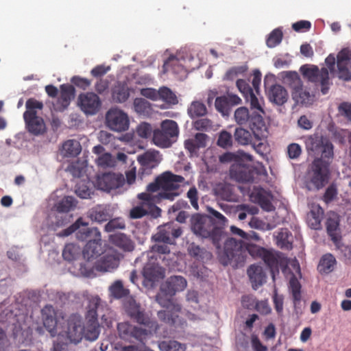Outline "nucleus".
<instances>
[{"label":"nucleus","mask_w":351,"mask_h":351,"mask_svg":"<svg viewBox=\"0 0 351 351\" xmlns=\"http://www.w3.org/2000/svg\"><path fill=\"white\" fill-rule=\"evenodd\" d=\"M109 241L113 245L124 251L130 252L134 249L132 240L123 233H117L110 235Z\"/></svg>","instance_id":"28"},{"label":"nucleus","mask_w":351,"mask_h":351,"mask_svg":"<svg viewBox=\"0 0 351 351\" xmlns=\"http://www.w3.org/2000/svg\"><path fill=\"white\" fill-rule=\"evenodd\" d=\"M82 151V146L80 142L75 139L66 141L62 147V154L64 157H76Z\"/></svg>","instance_id":"31"},{"label":"nucleus","mask_w":351,"mask_h":351,"mask_svg":"<svg viewBox=\"0 0 351 351\" xmlns=\"http://www.w3.org/2000/svg\"><path fill=\"white\" fill-rule=\"evenodd\" d=\"M213 122L208 118L197 119L193 122V127L199 131H208L213 128Z\"/></svg>","instance_id":"55"},{"label":"nucleus","mask_w":351,"mask_h":351,"mask_svg":"<svg viewBox=\"0 0 351 351\" xmlns=\"http://www.w3.org/2000/svg\"><path fill=\"white\" fill-rule=\"evenodd\" d=\"M65 330L66 337L71 343H77L83 338L84 322L82 316L77 313L71 314L67 321Z\"/></svg>","instance_id":"15"},{"label":"nucleus","mask_w":351,"mask_h":351,"mask_svg":"<svg viewBox=\"0 0 351 351\" xmlns=\"http://www.w3.org/2000/svg\"><path fill=\"white\" fill-rule=\"evenodd\" d=\"M245 66H234L230 69L225 74L224 80H233L239 74H243L247 71Z\"/></svg>","instance_id":"57"},{"label":"nucleus","mask_w":351,"mask_h":351,"mask_svg":"<svg viewBox=\"0 0 351 351\" xmlns=\"http://www.w3.org/2000/svg\"><path fill=\"white\" fill-rule=\"evenodd\" d=\"M160 351H185L186 346L175 340L160 341L158 344Z\"/></svg>","instance_id":"44"},{"label":"nucleus","mask_w":351,"mask_h":351,"mask_svg":"<svg viewBox=\"0 0 351 351\" xmlns=\"http://www.w3.org/2000/svg\"><path fill=\"white\" fill-rule=\"evenodd\" d=\"M289 289L292 294L293 303L295 306L301 300V285L294 275L289 280Z\"/></svg>","instance_id":"43"},{"label":"nucleus","mask_w":351,"mask_h":351,"mask_svg":"<svg viewBox=\"0 0 351 351\" xmlns=\"http://www.w3.org/2000/svg\"><path fill=\"white\" fill-rule=\"evenodd\" d=\"M179 128L175 121L166 119L162 121L160 129L154 131L153 141L160 147H169L176 141Z\"/></svg>","instance_id":"7"},{"label":"nucleus","mask_w":351,"mask_h":351,"mask_svg":"<svg viewBox=\"0 0 351 351\" xmlns=\"http://www.w3.org/2000/svg\"><path fill=\"white\" fill-rule=\"evenodd\" d=\"M351 60V51L347 48L341 49L337 56V64H349Z\"/></svg>","instance_id":"58"},{"label":"nucleus","mask_w":351,"mask_h":351,"mask_svg":"<svg viewBox=\"0 0 351 351\" xmlns=\"http://www.w3.org/2000/svg\"><path fill=\"white\" fill-rule=\"evenodd\" d=\"M157 300L161 306L167 308L172 307V310L174 311H158V317L160 321L171 326H176L177 324L183 326L186 323L185 322H181L179 320L178 315H176V313L180 312L182 309V307L180 304H173L171 299H168L167 301H164L160 295H157Z\"/></svg>","instance_id":"13"},{"label":"nucleus","mask_w":351,"mask_h":351,"mask_svg":"<svg viewBox=\"0 0 351 351\" xmlns=\"http://www.w3.org/2000/svg\"><path fill=\"white\" fill-rule=\"evenodd\" d=\"M119 264V260L114 255H105L95 264V269L99 271H112Z\"/></svg>","instance_id":"24"},{"label":"nucleus","mask_w":351,"mask_h":351,"mask_svg":"<svg viewBox=\"0 0 351 351\" xmlns=\"http://www.w3.org/2000/svg\"><path fill=\"white\" fill-rule=\"evenodd\" d=\"M283 37V34L280 28L274 29L269 35L266 43L268 47L272 48L278 45Z\"/></svg>","instance_id":"47"},{"label":"nucleus","mask_w":351,"mask_h":351,"mask_svg":"<svg viewBox=\"0 0 351 351\" xmlns=\"http://www.w3.org/2000/svg\"><path fill=\"white\" fill-rule=\"evenodd\" d=\"M75 94V88L71 84H62L60 86V95L58 98V102L66 108L69 106L70 101Z\"/></svg>","instance_id":"36"},{"label":"nucleus","mask_w":351,"mask_h":351,"mask_svg":"<svg viewBox=\"0 0 351 351\" xmlns=\"http://www.w3.org/2000/svg\"><path fill=\"white\" fill-rule=\"evenodd\" d=\"M158 152H146L138 156V161L143 166H149L157 161Z\"/></svg>","instance_id":"50"},{"label":"nucleus","mask_w":351,"mask_h":351,"mask_svg":"<svg viewBox=\"0 0 351 351\" xmlns=\"http://www.w3.org/2000/svg\"><path fill=\"white\" fill-rule=\"evenodd\" d=\"M339 114L351 122V103L343 101L338 106Z\"/></svg>","instance_id":"63"},{"label":"nucleus","mask_w":351,"mask_h":351,"mask_svg":"<svg viewBox=\"0 0 351 351\" xmlns=\"http://www.w3.org/2000/svg\"><path fill=\"white\" fill-rule=\"evenodd\" d=\"M237 87L242 93L243 96L245 98L249 97L254 92L250 84L244 80L239 79L237 81Z\"/></svg>","instance_id":"59"},{"label":"nucleus","mask_w":351,"mask_h":351,"mask_svg":"<svg viewBox=\"0 0 351 351\" xmlns=\"http://www.w3.org/2000/svg\"><path fill=\"white\" fill-rule=\"evenodd\" d=\"M136 131L138 136L147 138L151 135L152 128L150 124L144 122L137 126Z\"/></svg>","instance_id":"62"},{"label":"nucleus","mask_w":351,"mask_h":351,"mask_svg":"<svg viewBox=\"0 0 351 351\" xmlns=\"http://www.w3.org/2000/svg\"><path fill=\"white\" fill-rule=\"evenodd\" d=\"M125 178L122 174L109 172L98 175L96 184L101 190L110 191L121 187L125 184Z\"/></svg>","instance_id":"16"},{"label":"nucleus","mask_w":351,"mask_h":351,"mask_svg":"<svg viewBox=\"0 0 351 351\" xmlns=\"http://www.w3.org/2000/svg\"><path fill=\"white\" fill-rule=\"evenodd\" d=\"M97 165L103 168L113 167L114 165V160L112 156L109 153H104L96 159Z\"/></svg>","instance_id":"56"},{"label":"nucleus","mask_w":351,"mask_h":351,"mask_svg":"<svg viewBox=\"0 0 351 351\" xmlns=\"http://www.w3.org/2000/svg\"><path fill=\"white\" fill-rule=\"evenodd\" d=\"M247 274L252 283V287L255 289L265 282L266 276L262 267L259 265H250L247 269Z\"/></svg>","instance_id":"27"},{"label":"nucleus","mask_w":351,"mask_h":351,"mask_svg":"<svg viewBox=\"0 0 351 351\" xmlns=\"http://www.w3.org/2000/svg\"><path fill=\"white\" fill-rule=\"evenodd\" d=\"M77 237L81 239H88V242L83 250V256L88 261L98 257L102 253L101 233L98 228H86L83 232L80 230Z\"/></svg>","instance_id":"6"},{"label":"nucleus","mask_w":351,"mask_h":351,"mask_svg":"<svg viewBox=\"0 0 351 351\" xmlns=\"http://www.w3.org/2000/svg\"><path fill=\"white\" fill-rule=\"evenodd\" d=\"M328 234L331 238L337 249L341 250L343 247L341 239V237L339 232V221L337 215L329 216L326 222Z\"/></svg>","instance_id":"21"},{"label":"nucleus","mask_w":351,"mask_h":351,"mask_svg":"<svg viewBox=\"0 0 351 351\" xmlns=\"http://www.w3.org/2000/svg\"><path fill=\"white\" fill-rule=\"evenodd\" d=\"M106 125L114 132L127 131L130 126L129 117L123 110L118 108H111L106 114Z\"/></svg>","instance_id":"12"},{"label":"nucleus","mask_w":351,"mask_h":351,"mask_svg":"<svg viewBox=\"0 0 351 351\" xmlns=\"http://www.w3.org/2000/svg\"><path fill=\"white\" fill-rule=\"evenodd\" d=\"M75 206V199L71 196H67L58 202L57 210L60 213H68Z\"/></svg>","instance_id":"51"},{"label":"nucleus","mask_w":351,"mask_h":351,"mask_svg":"<svg viewBox=\"0 0 351 351\" xmlns=\"http://www.w3.org/2000/svg\"><path fill=\"white\" fill-rule=\"evenodd\" d=\"M281 75L284 84L291 89V92L296 90L303 85L302 80L296 71H284L281 73Z\"/></svg>","instance_id":"29"},{"label":"nucleus","mask_w":351,"mask_h":351,"mask_svg":"<svg viewBox=\"0 0 351 351\" xmlns=\"http://www.w3.org/2000/svg\"><path fill=\"white\" fill-rule=\"evenodd\" d=\"M217 145L223 149L230 148L232 145V136L226 130L219 132L217 138Z\"/></svg>","instance_id":"48"},{"label":"nucleus","mask_w":351,"mask_h":351,"mask_svg":"<svg viewBox=\"0 0 351 351\" xmlns=\"http://www.w3.org/2000/svg\"><path fill=\"white\" fill-rule=\"evenodd\" d=\"M324 210L319 204H312L311 210L307 215L308 225L312 229L318 230L321 228Z\"/></svg>","instance_id":"26"},{"label":"nucleus","mask_w":351,"mask_h":351,"mask_svg":"<svg viewBox=\"0 0 351 351\" xmlns=\"http://www.w3.org/2000/svg\"><path fill=\"white\" fill-rule=\"evenodd\" d=\"M141 201V206H135L130 210V217L131 219H140L149 214L154 215L155 217L160 215V213H158L155 208L149 207V206L144 204L145 201Z\"/></svg>","instance_id":"30"},{"label":"nucleus","mask_w":351,"mask_h":351,"mask_svg":"<svg viewBox=\"0 0 351 351\" xmlns=\"http://www.w3.org/2000/svg\"><path fill=\"white\" fill-rule=\"evenodd\" d=\"M171 223H169L160 228L159 231L153 238L156 241L162 242L165 243H172L171 239Z\"/></svg>","instance_id":"41"},{"label":"nucleus","mask_w":351,"mask_h":351,"mask_svg":"<svg viewBox=\"0 0 351 351\" xmlns=\"http://www.w3.org/2000/svg\"><path fill=\"white\" fill-rule=\"evenodd\" d=\"M235 122L241 126H248L255 139L263 140L267 136V127L263 116L257 112H250L246 107H239L234 111Z\"/></svg>","instance_id":"4"},{"label":"nucleus","mask_w":351,"mask_h":351,"mask_svg":"<svg viewBox=\"0 0 351 351\" xmlns=\"http://www.w3.org/2000/svg\"><path fill=\"white\" fill-rule=\"evenodd\" d=\"M117 332L119 337L125 341H130L134 338L142 341L149 334V329H143L132 325L128 322H120L117 324Z\"/></svg>","instance_id":"14"},{"label":"nucleus","mask_w":351,"mask_h":351,"mask_svg":"<svg viewBox=\"0 0 351 351\" xmlns=\"http://www.w3.org/2000/svg\"><path fill=\"white\" fill-rule=\"evenodd\" d=\"M128 316L141 325L149 329V332H156L159 328L156 321L150 318L149 315L142 310L141 306L134 300L129 301L125 306Z\"/></svg>","instance_id":"11"},{"label":"nucleus","mask_w":351,"mask_h":351,"mask_svg":"<svg viewBox=\"0 0 351 351\" xmlns=\"http://www.w3.org/2000/svg\"><path fill=\"white\" fill-rule=\"evenodd\" d=\"M80 249L73 243L66 244L62 252V256L67 261L75 260L79 254Z\"/></svg>","instance_id":"49"},{"label":"nucleus","mask_w":351,"mask_h":351,"mask_svg":"<svg viewBox=\"0 0 351 351\" xmlns=\"http://www.w3.org/2000/svg\"><path fill=\"white\" fill-rule=\"evenodd\" d=\"M77 104L86 114H95L101 107L99 97L94 93H82L78 96Z\"/></svg>","instance_id":"17"},{"label":"nucleus","mask_w":351,"mask_h":351,"mask_svg":"<svg viewBox=\"0 0 351 351\" xmlns=\"http://www.w3.org/2000/svg\"><path fill=\"white\" fill-rule=\"evenodd\" d=\"M111 295L115 298H122L128 294V291L124 289L121 281H116L110 287Z\"/></svg>","instance_id":"52"},{"label":"nucleus","mask_w":351,"mask_h":351,"mask_svg":"<svg viewBox=\"0 0 351 351\" xmlns=\"http://www.w3.org/2000/svg\"><path fill=\"white\" fill-rule=\"evenodd\" d=\"M253 137L252 131H249L242 127L237 128L234 132L235 141L241 145H248L252 143Z\"/></svg>","instance_id":"32"},{"label":"nucleus","mask_w":351,"mask_h":351,"mask_svg":"<svg viewBox=\"0 0 351 351\" xmlns=\"http://www.w3.org/2000/svg\"><path fill=\"white\" fill-rule=\"evenodd\" d=\"M125 228V223L122 218L117 217L110 219L105 226V230L108 232H113L116 230H123Z\"/></svg>","instance_id":"54"},{"label":"nucleus","mask_w":351,"mask_h":351,"mask_svg":"<svg viewBox=\"0 0 351 351\" xmlns=\"http://www.w3.org/2000/svg\"><path fill=\"white\" fill-rule=\"evenodd\" d=\"M306 149L309 154L319 155L320 158L332 159L334 156V146L327 138L318 134L309 135L304 138Z\"/></svg>","instance_id":"8"},{"label":"nucleus","mask_w":351,"mask_h":351,"mask_svg":"<svg viewBox=\"0 0 351 351\" xmlns=\"http://www.w3.org/2000/svg\"><path fill=\"white\" fill-rule=\"evenodd\" d=\"M26 111L30 112V113H33L35 115H37V112L35 110L36 109L41 110L43 108V104L40 101H37L34 98H29L27 100L26 104Z\"/></svg>","instance_id":"61"},{"label":"nucleus","mask_w":351,"mask_h":351,"mask_svg":"<svg viewBox=\"0 0 351 351\" xmlns=\"http://www.w3.org/2000/svg\"><path fill=\"white\" fill-rule=\"evenodd\" d=\"M188 114L191 119L203 117L207 113V108L204 104L199 101H193L189 106Z\"/></svg>","instance_id":"40"},{"label":"nucleus","mask_w":351,"mask_h":351,"mask_svg":"<svg viewBox=\"0 0 351 351\" xmlns=\"http://www.w3.org/2000/svg\"><path fill=\"white\" fill-rule=\"evenodd\" d=\"M23 118L28 132L35 136L43 134L45 132L46 127L43 118L35 115L30 112H25Z\"/></svg>","instance_id":"19"},{"label":"nucleus","mask_w":351,"mask_h":351,"mask_svg":"<svg viewBox=\"0 0 351 351\" xmlns=\"http://www.w3.org/2000/svg\"><path fill=\"white\" fill-rule=\"evenodd\" d=\"M253 157L248 154L237 156L230 167L231 179L239 183L258 182L267 176V170L261 162L251 165Z\"/></svg>","instance_id":"2"},{"label":"nucleus","mask_w":351,"mask_h":351,"mask_svg":"<svg viewBox=\"0 0 351 351\" xmlns=\"http://www.w3.org/2000/svg\"><path fill=\"white\" fill-rule=\"evenodd\" d=\"M143 276L145 278L155 282L159 279H162L165 276L164 270L158 265H146L143 269Z\"/></svg>","instance_id":"33"},{"label":"nucleus","mask_w":351,"mask_h":351,"mask_svg":"<svg viewBox=\"0 0 351 351\" xmlns=\"http://www.w3.org/2000/svg\"><path fill=\"white\" fill-rule=\"evenodd\" d=\"M158 100H162L169 105L178 103L176 95L167 86H162L158 90Z\"/></svg>","instance_id":"37"},{"label":"nucleus","mask_w":351,"mask_h":351,"mask_svg":"<svg viewBox=\"0 0 351 351\" xmlns=\"http://www.w3.org/2000/svg\"><path fill=\"white\" fill-rule=\"evenodd\" d=\"M88 223L84 222L82 219V218H79L76 220V221L71 225L69 228L64 229L61 235L66 237L70 234H71L73 232H75L77 230H78L81 226H87Z\"/></svg>","instance_id":"60"},{"label":"nucleus","mask_w":351,"mask_h":351,"mask_svg":"<svg viewBox=\"0 0 351 351\" xmlns=\"http://www.w3.org/2000/svg\"><path fill=\"white\" fill-rule=\"evenodd\" d=\"M292 98L297 104H308L313 101V96L304 88L303 86L292 91Z\"/></svg>","instance_id":"39"},{"label":"nucleus","mask_w":351,"mask_h":351,"mask_svg":"<svg viewBox=\"0 0 351 351\" xmlns=\"http://www.w3.org/2000/svg\"><path fill=\"white\" fill-rule=\"evenodd\" d=\"M191 228L196 236L204 239L209 238L215 245L219 244L222 229L215 225L211 217L202 215H194L191 218Z\"/></svg>","instance_id":"5"},{"label":"nucleus","mask_w":351,"mask_h":351,"mask_svg":"<svg viewBox=\"0 0 351 351\" xmlns=\"http://www.w3.org/2000/svg\"><path fill=\"white\" fill-rule=\"evenodd\" d=\"M245 100L250 103V108L253 112H257L262 115L265 114L263 107V100L261 97L258 98L254 93L245 98Z\"/></svg>","instance_id":"46"},{"label":"nucleus","mask_w":351,"mask_h":351,"mask_svg":"<svg viewBox=\"0 0 351 351\" xmlns=\"http://www.w3.org/2000/svg\"><path fill=\"white\" fill-rule=\"evenodd\" d=\"M215 106L217 111L223 114H228L231 109L225 95L217 97L215 99Z\"/></svg>","instance_id":"53"},{"label":"nucleus","mask_w":351,"mask_h":351,"mask_svg":"<svg viewBox=\"0 0 351 351\" xmlns=\"http://www.w3.org/2000/svg\"><path fill=\"white\" fill-rule=\"evenodd\" d=\"M261 259L269 267L273 278H274L275 273H279L278 260L276 256L271 251L266 249Z\"/></svg>","instance_id":"38"},{"label":"nucleus","mask_w":351,"mask_h":351,"mask_svg":"<svg viewBox=\"0 0 351 351\" xmlns=\"http://www.w3.org/2000/svg\"><path fill=\"white\" fill-rule=\"evenodd\" d=\"M71 83L75 86L82 89L86 90L88 88L91 84V81L84 77H81L80 76H74L71 78Z\"/></svg>","instance_id":"64"},{"label":"nucleus","mask_w":351,"mask_h":351,"mask_svg":"<svg viewBox=\"0 0 351 351\" xmlns=\"http://www.w3.org/2000/svg\"><path fill=\"white\" fill-rule=\"evenodd\" d=\"M332 159L316 158L312 162L308 172L311 182L317 189H322L330 178V165Z\"/></svg>","instance_id":"9"},{"label":"nucleus","mask_w":351,"mask_h":351,"mask_svg":"<svg viewBox=\"0 0 351 351\" xmlns=\"http://www.w3.org/2000/svg\"><path fill=\"white\" fill-rule=\"evenodd\" d=\"M134 111L141 115H148L152 110L151 104L143 98H136L133 102Z\"/></svg>","instance_id":"42"},{"label":"nucleus","mask_w":351,"mask_h":351,"mask_svg":"<svg viewBox=\"0 0 351 351\" xmlns=\"http://www.w3.org/2000/svg\"><path fill=\"white\" fill-rule=\"evenodd\" d=\"M267 96L271 102L279 106L284 104L288 99L287 90L279 84L272 85L267 90Z\"/></svg>","instance_id":"23"},{"label":"nucleus","mask_w":351,"mask_h":351,"mask_svg":"<svg viewBox=\"0 0 351 351\" xmlns=\"http://www.w3.org/2000/svg\"><path fill=\"white\" fill-rule=\"evenodd\" d=\"M130 95V88L126 82H118L112 89V98L116 103L126 101Z\"/></svg>","instance_id":"25"},{"label":"nucleus","mask_w":351,"mask_h":351,"mask_svg":"<svg viewBox=\"0 0 351 351\" xmlns=\"http://www.w3.org/2000/svg\"><path fill=\"white\" fill-rule=\"evenodd\" d=\"M300 71L304 77L308 81L319 84L323 95L328 93L329 90V73L326 68H322L321 70L317 66H308L303 65L300 67Z\"/></svg>","instance_id":"10"},{"label":"nucleus","mask_w":351,"mask_h":351,"mask_svg":"<svg viewBox=\"0 0 351 351\" xmlns=\"http://www.w3.org/2000/svg\"><path fill=\"white\" fill-rule=\"evenodd\" d=\"M336 259L331 254H324L320 259L317 269L322 274H329L333 271Z\"/></svg>","instance_id":"35"},{"label":"nucleus","mask_w":351,"mask_h":351,"mask_svg":"<svg viewBox=\"0 0 351 351\" xmlns=\"http://www.w3.org/2000/svg\"><path fill=\"white\" fill-rule=\"evenodd\" d=\"M184 180V178L182 176L166 171L158 176V181L160 182L161 187V191L158 195L139 193L138 198L145 201L144 204L155 208L158 213H160L161 210L156 206V204L160 203L162 199L174 200L179 195L178 190Z\"/></svg>","instance_id":"1"},{"label":"nucleus","mask_w":351,"mask_h":351,"mask_svg":"<svg viewBox=\"0 0 351 351\" xmlns=\"http://www.w3.org/2000/svg\"><path fill=\"white\" fill-rule=\"evenodd\" d=\"M101 304V299L98 296L90 298L87 306L85 319H97V308Z\"/></svg>","instance_id":"45"},{"label":"nucleus","mask_w":351,"mask_h":351,"mask_svg":"<svg viewBox=\"0 0 351 351\" xmlns=\"http://www.w3.org/2000/svg\"><path fill=\"white\" fill-rule=\"evenodd\" d=\"M88 215L93 221H95L99 223L106 221L110 217L108 210L101 205H97L92 208L89 210Z\"/></svg>","instance_id":"34"},{"label":"nucleus","mask_w":351,"mask_h":351,"mask_svg":"<svg viewBox=\"0 0 351 351\" xmlns=\"http://www.w3.org/2000/svg\"><path fill=\"white\" fill-rule=\"evenodd\" d=\"M41 317L44 327L51 337H54L58 334L57 312L51 304L45 305L41 310Z\"/></svg>","instance_id":"18"},{"label":"nucleus","mask_w":351,"mask_h":351,"mask_svg":"<svg viewBox=\"0 0 351 351\" xmlns=\"http://www.w3.org/2000/svg\"><path fill=\"white\" fill-rule=\"evenodd\" d=\"M187 285L186 279L180 276H171L162 287L161 290L167 296L171 298L176 292L183 291Z\"/></svg>","instance_id":"20"},{"label":"nucleus","mask_w":351,"mask_h":351,"mask_svg":"<svg viewBox=\"0 0 351 351\" xmlns=\"http://www.w3.org/2000/svg\"><path fill=\"white\" fill-rule=\"evenodd\" d=\"M100 334L98 319H86L83 325V337L89 341H95Z\"/></svg>","instance_id":"22"},{"label":"nucleus","mask_w":351,"mask_h":351,"mask_svg":"<svg viewBox=\"0 0 351 351\" xmlns=\"http://www.w3.org/2000/svg\"><path fill=\"white\" fill-rule=\"evenodd\" d=\"M265 248L255 244H249L246 250L242 247L241 241L234 238L228 239L224 244L223 256L221 258V262L224 265L235 263L241 265L245 261L246 250L254 258H261L265 251Z\"/></svg>","instance_id":"3"}]
</instances>
